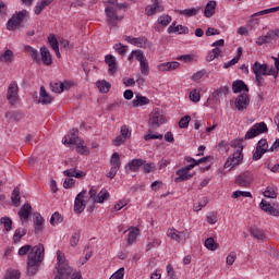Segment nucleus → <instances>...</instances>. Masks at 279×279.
Masks as SVG:
<instances>
[{"label": "nucleus", "instance_id": "obj_28", "mask_svg": "<svg viewBox=\"0 0 279 279\" xmlns=\"http://www.w3.org/2000/svg\"><path fill=\"white\" fill-rule=\"evenodd\" d=\"M149 105V98L145 96H141V94H137L135 96V99L132 101L133 108H141L143 106Z\"/></svg>", "mask_w": 279, "mask_h": 279}, {"label": "nucleus", "instance_id": "obj_24", "mask_svg": "<svg viewBox=\"0 0 279 279\" xmlns=\"http://www.w3.org/2000/svg\"><path fill=\"white\" fill-rule=\"evenodd\" d=\"M44 228H45V218H43L40 214H35V218H34L35 234H40Z\"/></svg>", "mask_w": 279, "mask_h": 279}, {"label": "nucleus", "instance_id": "obj_61", "mask_svg": "<svg viewBox=\"0 0 279 279\" xmlns=\"http://www.w3.org/2000/svg\"><path fill=\"white\" fill-rule=\"evenodd\" d=\"M190 99L191 101H193L194 104H197V101H199V99H202V96L199 95V92H197V89H193L190 93Z\"/></svg>", "mask_w": 279, "mask_h": 279}, {"label": "nucleus", "instance_id": "obj_54", "mask_svg": "<svg viewBox=\"0 0 279 279\" xmlns=\"http://www.w3.org/2000/svg\"><path fill=\"white\" fill-rule=\"evenodd\" d=\"M50 223L52 226H56L58 223H62V215H60V213L56 211L51 218H50Z\"/></svg>", "mask_w": 279, "mask_h": 279}, {"label": "nucleus", "instance_id": "obj_8", "mask_svg": "<svg viewBox=\"0 0 279 279\" xmlns=\"http://www.w3.org/2000/svg\"><path fill=\"white\" fill-rule=\"evenodd\" d=\"M269 129L265 122L255 123L245 134V141H250L252 138H256V136H260V134H267Z\"/></svg>", "mask_w": 279, "mask_h": 279}, {"label": "nucleus", "instance_id": "obj_53", "mask_svg": "<svg viewBox=\"0 0 279 279\" xmlns=\"http://www.w3.org/2000/svg\"><path fill=\"white\" fill-rule=\"evenodd\" d=\"M132 56H134L137 62H145V60H147L145 58V53H143V50H133Z\"/></svg>", "mask_w": 279, "mask_h": 279}, {"label": "nucleus", "instance_id": "obj_58", "mask_svg": "<svg viewBox=\"0 0 279 279\" xmlns=\"http://www.w3.org/2000/svg\"><path fill=\"white\" fill-rule=\"evenodd\" d=\"M159 25H163V27H167L169 23H171V16L170 15H161L158 17Z\"/></svg>", "mask_w": 279, "mask_h": 279}, {"label": "nucleus", "instance_id": "obj_46", "mask_svg": "<svg viewBox=\"0 0 279 279\" xmlns=\"http://www.w3.org/2000/svg\"><path fill=\"white\" fill-rule=\"evenodd\" d=\"M205 247L207 250H210V252H215V250H217V247H219V244H217L215 242V239L214 238H208L205 240Z\"/></svg>", "mask_w": 279, "mask_h": 279}, {"label": "nucleus", "instance_id": "obj_59", "mask_svg": "<svg viewBox=\"0 0 279 279\" xmlns=\"http://www.w3.org/2000/svg\"><path fill=\"white\" fill-rule=\"evenodd\" d=\"M48 43L53 50L60 48V44L58 43V39L56 38L54 35H50L48 37Z\"/></svg>", "mask_w": 279, "mask_h": 279}, {"label": "nucleus", "instance_id": "obj_16", "mask_svg": "<svg viewBox=\"0 0 279 279\" xmlns=\"http://www.w3.org/2000/svg\"><path fill=\"white\" fill-rule=\"evenodd\" d=\"M247 106H250V95L240 94L235 99L236 110L243 112V110H247Z\"/></svg>", "mask_w": 279, "mask_h": 279}, {"label": "nucleus", "instance_id": "obj_50", "mask_svg": "<svg viewBox=\"0 0 279 279\" xmlns=\"http://www.w3.org/2000/svg\"><path fill=\"white\" fill-rule=\"evenodd\" d=\"M221 56V50L219 48H214L210 52H208L206 60L207 62H213L215 58H219Z\"/></svg>", "mask_w": 279, "mask_h": 279}, {"label": "nucleus", "instance_id": "obj_62", "mask_svg": "<svg viewBox=\"0 0 279 279\" xmlns=\"http://www.w3.org/2000/svg\"><path fill=\"white\" fill-rule=\"evenodd\" d=\"M80 243V232L74 233L70 239V245L71 247H77V244Z\"/></svg>", "mask_w": 279, "mask_h": 279}, {"label": "nucleus", "instance_id": "obj_33", "mask_svg": "<svg viewBox=\"0 0 279 279\" xmlns=\"http://www.w3.org/2000/svg\"><path fill=\"white\" fill-rule=\"evenodd\" d=\"M167 236L177 243H182V234L175 228L168 229Z\"/></svg>", "mask_w": 279, "mask_h": 279}, {"label": "nucleus", "instance_id": "obj_52", "mask_svg": "<svg viewBox=\"0 0 279 279\" xmlns=\"http://www.w3.org/2000/svg\"><path fill=\"white\" fill-rule=\"evenodd\" d=\"M140 71L142 75H149V63L147 62V59L140 62Z\"/></svg>", "mask_w": 279, "mask_h": 279}, {"label": "nucleus", "instance_id": "obj_40", "mask_svg": "<svg viewBox=\"0 0 279 279\" xmlns=\"http://www.w3.org/2000/svg\"><path fill=\"white\" fill-rule=\"evenodd\" d=\"M264 197H268L270 199H276L278 197V187L277 186H268L264 192Z\"/></svg>", "mask_w": 279, "mask_h": 279}, {"label": "nucleus", "instance_id": "obj_10", "mask_svg": "<svg viewBox=\"0 0 279 279\" xmlns=\"http://www.w3.org/2000/svg\"><path fill=\"white\" fill-rule=\"evenodd\" d=\"M7 100L10 106H16L20 101L19 97V83L12 81L7 88Z\"/></svg>", "mask_w": 279, "mask_h": 279}, {"label": "nucleus", "instance_id": "obj_3", "mask_svg": "<svg viewBox=\"0 0 279 279\" xmlns=\"http://www.w3.org/2000/svg\"><path fill=\"white\" fill-rule=\"evenodd\" d=\"M186 162H192L184 168H181L180 170L177 171V178L174 179V182H186V180H191L193 178V174L189 173L191 169H194L197 167V165H202L208 160V157H203L201 159H194L193 157H186L185 158Z\"/></svg>", "mask_w": 279, "mask_h": 279}, {"label": "nucleus", "instance_id": "obj_51", "mask_svg": "<svg viewBox=\"0 0 279 279\" xmlns=\"http://www.w3.org/2000/svg\"><path fill=\"white\" fill-rule=\"evenodd\" d=\"M114 51H117V53H119V56H124L125 53H128V46L118 43L113 46Z\"/></svg>", "mask_w": 279, "mask_h": 279}, {"label": "nucleus", "instance_id": "obj_15", "mask_svg": "<svg viewBox=\"0 0 279 279\" xmlns=\"http://www.w3.org/2000/svg\"><path fill=\"white\" fill-rule=\"evenodd\" d=\"M279 38V29L268 31L266 35L259 36L256 40L257 47H262V45H269L272 40H278Z\"/></svg>", "mask_w": 279, "mask_h": 279}, {"label": "nucleus", "instance_id": "obj_57", "mask_svg": "<svg viewBox=\"0 0 279 279\" xmlns=\"http://www.w3.org/2000/svg\"><path fill=\"white\" fill-rule=\"evenodd\" d=\"M239 197H252V193L243 192V191H235L232 194L233 199H239Z\"/></svg>", "mask_w": 279, "mask_h": 279}, {"label": "nucleus", "instance_id": "obj_42", "mask_svg": "<svg viewBox=\"0 0 279 279\" xmlns=\"http://www.w3.org/2000/svg\"><path fill=\"white\" fill-rule=\"evenodd\" d=\"M132 45H135V47H141L142 49H145L148 47L147 38L145 37H133Z\"/></svg>", "mask_w": 279, "mask_h": 279}, {"label": "nucleus", "instance_id": "obj_18", "mask_svg": "<svg viewBox=\"0 0 279 279\" xmlns=\"http://www.w3.org/2000/svg\"><path fill=\"white\" fill-rule=\"evenodd\" d=\"M143 165H145V160H143V159H132L125 166V172L130 173V171H132L133 173H136V172L140 171L141 167H143Z\"/></svg>", "mask_w": 279, "mask_h": 279}, {"label": "nucleus", "instance_id": "obj_7", "mask_svg": "<svg viewBox=\"0 0 279 279\" xmlns=\"http://www.w3.org/2000/svg\"><path fill=\"white\" fill-rule=\"evenodd\" d=\"M27 10H22L16 14H13L7 23V29H9V32H14L15 29H19L23 21L27 19Z\"/></svg>", "mask_w": 279, "mask_h": 279}, {"label": "nucleus", "instance_id": "obj_2", "mask_svg": "<svg viewBox=\"0 0 279 279\" xmlns=\"http://www.w3.org/2000/svg\"><path fill=\"white\" fill-rule=\"evenodd\" d=\"M57 274L54 275V279H68L71 278L75 271L73 268L69 266V260L64 256V253L61 251L57 252Z\"/></svg>", "mask_w": 279, "mask_h": 279}, {"label": "nucleus", "instance_id": "obj_64", "mask_svg": "<svg viewBox=\"0 0 279 279\" xmlns=\"http://www.w3.org/2000/svg\"><path fill=\"white\" fill-rule=\"evenodd\" d=\"M179 34H189V27L186 26H183V25H177V27H174V29L172 31V34L174 33H178Z\"/></svg>", "mask_w": 279, "mask_h": 279}, {"label": "nucleus", "instance_id": "obj_36", "mask_svg": "<svg viewBox=\"0 0 279 279\" xmlns=\"http://www.w3.org/2000/svg\"><path fill=\"white\" fill-rule=\"evenodd\" d=\"M250 234L254 239H257V241H264V239H265V231H263V229H258L256 227L250 228Z\"/></svg>", "mask_w": 279, "mask_h": 279}, {"label": "nucleus", "instance_id": "obj_13", "mask_svg": "<svg viewBox=\"0 0 279 279\" xmlns=\"http://www.w3.org/2000/svg\"><path fill=\"white\" fill-rule=\"evenodd\" d=\"M84 197H86V190L80 192L75 197L74 213H76V215H82V213L86 210V205L88 204V202H86Z\"/></svg>", "mask_w": 279, "mask_h": 279}, {"label": "nucleus", "instance_id": "obj_4", "mask_svg": "<svg viewBox=\"0 0 279 279\" xmlns=\"http://www.w3.org/2000/svg\"><path fill=\"white\" fill-rule=\"evenodd\" d=\"M117 4H119V0H107L105 2V5H107L105 8V14L110 27H117V25L123 21V16L119 15L117 12Z\"/></svg>", "mask_w": 279, "mask_h": 279}, {"label": "nucleus", "instance_id": "obj_32", "mask_svg": "<svg viewBox=\"0 0 279 279\" xmlns=\"http://www.w3.org/2000/svg\"><path fill=\"white\" fill-rule=\"evenodd\" d=\"M14 61V52L10 49H7L3 53L0 54V62L4 64H11Z\"/></svg>", "mask_w": 279, "mask_h": 279}, {"label": "nucleus", "instance_id": "obj_5", "mask_svg": "<svg viewBox=\"0 0 279 279\" xmlns=\"http://www.w3.org/2000/svg\"><path fill=\"white\" fill-rule=\"evenodd\" d=\"M232 147H239V149L235 150L233 155L229 157L225 162V169H229V171H232L234 167H239V165L243 162V145L241 144V142H232Z\"/></svg>", "mask_w": 279, "mask_h": 279}, {"label": "nucleus", "instance_id": "obj_9", "mask_svg": "<svg viewBox=\"0 0 279 279\" xmlns=\"http://www.w3.org/2000/svg\"><path fill=\"white\" fill-rule=\"evenodd\" d=\"M253 73L255 75L257 86H265V77L267 75V64L256 61L253 64Z\"/></svg>", "mask_w": 279, "mask_h": 279}, {"label": "nucleus", "instance_id": "obj_60", "mask_svg": "<svg viewBox=\"0 0 279 279\" xmlns=\"http://www.w3.org/2000/svg\"><path fill=\"white\" fill-rule=\"evenodd\" d=\"M234 260H236V252L232 251L227 256L226 263H227V265L232 266V265H234Z\"/></svg>", "mask_w": 279, "mask_h": 279}, {"label": "nucleus", "instance_id": "obj_27", "mask_svg": "<svg viewBox=\"0 0 279 279\" xmlns=\"http://www.w3.org/2000/svg\"><path fill=\"white\" fill-rule=\"evenodd\" d=\"M215 10H217V1L211 0L205 7L204 16H206V19L215 16Z\"/></svg>", "mask_w": 279, "mask_h": 279}, {"label": "nucleus", "instance_id": "obj_43", "mask_svg": "<svg viewBox=\"0 0 279 279\" xmlns=\"http://www.w3.org/2000/svg\"><path fill=\"white\" fill-rule=\"evenodd\" d=\"M12 219L10 217H2L0 219V226H4L5 232H12L13 227H12Z\"/></svg>", "mask_w": 279, "mask_h": 279}, {"label": "nucleus", "instance_id": "obj_20", "mask_svg": "<svg viewBox=\"0 0 279 279\" xmlns=\"http://www.w3.org/2000/svg\"><path fill=\"white\" fill-rule=\"evenodd\" d=\"M165 8L160 5L158 0H155L153 4L146 7L145 12L147 16H154V14H158V12H162Z\"/></svg>", "mask_w": 279, "mask_h": 279}, {"label": "nucleus", "instance_id": "obj_6", "mask_svg": "<svg viewBox=\"0 0 279 279\" xmlns=\"http://www.w3.org/2000/svg\"><path fill=\"white\" fill-rule=\"evenodd\" d=\"M167 123V117H165V113L160 109H154L148 119V128L150 130H158L160 125H165Z\"/></svg>", "mask_w": 279, "mask_h": 279}, {"label": "nucleus", "instance_id": "obj_63", "mask_svg": "<svg viewBox=\"0 0 279 279\" xmlns=\"http://www.w3.org/2000/svg\"><path fill=\"white\" fill-rule=\"evenodd\" d=\"M123 276H125V269L120 268L109 279H123Z\"/></svg>", "mask_w": 279, "mask_h": 279}, {"label": "nucleus", "instance_id": "obj_45", "mask_svg": "<svg viewBox=\"0 0 279 279\" xmlns=\"http://www.w3.org/2000/svg\"><path fill=\"white\" fill-rule=\"evenodd\" d=\"M11 202L19 206L21 204V190L15 187L12 192Z\"/></svg>", "mask_w": 279, "mask_h": 279}, {"label": "nucleus", "instance_id": "obj_26", "mask_svg": "<svg viewBox=\"0 0 279 279\" xmlns=\"http://www.w3.org/2000/svg\"><path fill=\"white\" fill-rule=\"evenodd\" d=\"M40 56H41V61L46 66H49L52 64L53 59L51 58V52H49V49L47 47H41L40 48Z\"/></svg>", "mask_w": 279, "mask_h": 279}, {"label": "nucleus", "instance_id": "obj_1", "mask_svg": "<svg viewBox=\"0 0 279 279\" xmlns=\"http://www.w3.org/2000/svg\"><path fill=\"white\" fill-rule=\"evenodd\" d=\"M17 254L19 256H27V276H36L38 274V269H40V265H43V262L45 260V245L43 243L35 246L26 244L20 247Z\"/></svg>", "mask_w": 279, "mask_h": 279}, {"label": "nucleus", "instance_id": "obj_21", "mask_svg": "<svg viewBox=\"0 0 279 279\" xmlns=\"http://www.w3.org/2000/svg\"><path fill=\"white\" fill-rule=\"evenodd\" d=\"M69 88H71V83L69 82L50 83V90H52V93H64V90H69Z\"/></svg>", "mask_w": 279, "mask_h": 279}, {"label": "nucleus", "instance_id": "obj_12", "mask_svg": "<svg viewBox=\"0 0 279 279\" xmlns=\"http://www.w3.org/2000/svg\"><path fill=\"white\" fill-rule=\"evenodd\" d=\"M267 151H269V143L267 142V140L262 138L257 143L256 150L253 153L252 159L260 160L263 156L267 154Z\"/></svg>", "mask_w": 279, "mask_h": 279}, {"label": "nucleus", "instance_id": "obj_35", "mask_svg": "<svg viewBox=\"0 0 279 279\" xmlns=\"http://www.w3.org/2000/svg\"><path fill=\"white\" fill-rule=\"evenodd\" d=\"M63 174L66 178H84V175H86V173L84 171H80L75 168H71V169L65 170L63 172Z\"/></svg>", "mask_w": 279, "mask_h": 279}, {"label": "nucleus", "instance_id": "obj_39", "mask_svg": "<svg viewBox=\"0 0 279 279\" xmlns=\"http://www.w3.org/2000/svg\"><path fill=\"white\" fill-rule=\"evenodd\" d=\"M27 234V230L25 228H17L13 234V243H21V239Z\"/></svg>", "mask_w": 279, "mask_h": 279}, {"label": "nucleus", "instance_id": "obj_22", "mask_svg": "<svg viewBox=\"0 0 279 279\" xmlns=\"http://www.w3.org/2000/svg\"><path fill=\"white\" fill-rule=\"evenodd\" d=\"M259 207L264 213H268V215H272V217H279V210L271 206L267 201L263 199L259 204Z\"/></svg>", "mask_w": 279, "mask_h": 279}, {"label": "nucleus", "instance_id": "obj_55", "mask_svg": "<svg viewBox=\"0 0 279 279\" xmlns=\"http://www.w3.org/2000/svg\"><path fill=\"white\" fill-rule=\"evenodd\" d=\"M121 136L125 140L130 138L132 136V131L130 130V126L122 125L120 130Z\"/></svg>", "mask_w": 279, "mask_h": 279}, {"label": "nucleus", "instance_id": "obj_44", "mask_svg": "<svg viewBox=\"0 0 279 279\" xmlns=\"http://www.w3.org/2000/svg\"><path fill=\"white\" fill-rule=\"evenodd\" d=\"M110 165L114 169H121V157L119 156V153H113L110 159Z\"/></svg>", "mask_w": 279, "mask_h": 279}, {"label": "nucleus", "instance_id": "obj_47", "mask_svg": "<svg viewBox=\"0 0 279 279\" xmlns=\"http://www.w3.org/2000/svg\"><path fill=\"white\" fill-rule=\"evenodd\" d=\"M110 83L106 81H98L97 87L100 93H110Z\"/></svg>", "mask_w": 279, "mask_h": 279}, {"label": "nucleus", "instance_id": "obj_31", "mask_svg": "<svg viewBox=\"0 0 279 279\" xmlns=\"http://www.w3.org/2000/svg\"><path fill=\"white\" fill-rule=\"evenodd\" d=\"M180 63L177 61H172V62H166V63H161L158 65V70L159 71H175V69H179Z\"/></svg>", "mask_w": 279, "mask_h": 279}, {"label": "nucleus", "instance_id": "obj_14", "mask_svg": "<svg viewBox=\"0 0 279 279\" xmlns=\"http://www.w3.org/2000/svg\"><path fill=\"white\" fill-rule=\"evenodd\" d=\"M88 195H89L92 202H94V204H104V202L106 199H109V197H110V193L108 192V190H101L97 194V190L90 189L88 192Z\"/></svg>", "mask_w": 279, "mask_h": 279}, {"label": "nucleus", "instance_id": "obj_48", "mask_svg": "<svg viewBox=\"0 0 279 279\" xmlns=\"http://www.w3.org/2000/svg\"><path fill=\"white\" fill-rule=\"evenodd\" d=\"M151 130L154 129H149L147 131V134L144 135V141H156V140L162 141V134H154L151 133Z\"/></svg>", "mask_w": 279, "mask_h": 279}, {"label": "nucleus", "instance_id": "obj_17", "mask_svg": "<svg viewBox=\"0 0 279 279\" xmlns=\"http://www.w3.org/2000/svg\"><path fill=\"white\" fill-rule=\"evenodd\" d=\"M229 93L230 88L228 86H222L214 90L209 99L215 104H221V97H226Z\"/></svg>", "mask_w": 279, "mask_h": 279}, {"label": "nucleus", "instance_id": "obj_19", "mask_svg": "<svg viewBox=\"0 0 279 279\" xmlns=\"http://www.w3.org/2000/svg\"><path fill=\"white\" fill-rule=\"evenodd\" d=\"M22 223H25L27 219H29V215H32V205L29 203L24 204L19 213H17Z\"/></svg>", "mask_w": 279, "mask_h": 279}, {"label": "nucleus", "instance_id": "obj_49", "mask_svg": "<svg viewBox=\"0 0 279 279\" xmlns=\"http://www.w3.org/2000/svg\"><path fill=\"white\" fill-rule=\"evenodd\" d=\"M3 279H21V271L14 270V269H9Z\"/></svg>", "mask_w": 279, "mask_h": 279}, {"label": "nucleus", "instance_id": "obj_56", "mask_svg": "<svg viewBox=\"0 0 279 279\" xmlns=\"http://www.w3.org/2000/svg\"><path fill=\"white\" fill-rule=\"evenodd\" d=\"M189 123H191V116H185L180 119L179 128L186 129V128H189Z\"/></svg>", "mask_w": 279, "mask_h": 279}, {"label": "nucleus", "instance_id": "obj_41", "mask_svg": "<svg viewBox=\"0 0 279 279\" xmlns=\"http://www.w3.org/2000/svg\"><path fill=\"white\" fill-rule=\"evenodd\" d=\"M24 49L26 53H28V56H31V58L35 60V62L40 63V57L38 54V50L32 48V46H25Z\"/></svg>", "mask_w": 279, "mask_h": 279}, {"label": "nucleus", "instance_id": "obj_30", "mask_svg": "<svg viewBox=\"0 0 279 279\" xmlns=\"http://www.w3.org/2000/svg\"><path fill=\"white\" fill-rule=\"evenodd\" d=\"M80 137L77 136V130H75L74 132H72L70 135H65L62 140V144L63 145H69V147H71L72 145H75V143H77V140Z\"/></svg>", "mask_w": 279, "mask_h": 279}, {"label": "nucleus", "instance_id": "obj_25", "mask_svg": "<svg viewBox=\"0 0 279 279\" xmlns=\"http://www.w3.org/2000/svg\"><path fill=\"white\" fill-rule=\"evenodd\" d=\"M53 101V97L47 93V89L45 86L40 87L39 92V104H43L44 106H48V104H51Z\"/></svg>", "mask_w": 279, "mask_h": 279}, {"label": "nucleus", "instance_id": "obj_37", "mask_svg": "<svg viewBox=\"0 0 279 279\" xmlns=\"http://www.w3.org/2000/svg\"><path fill=\"white\" fill-rule=\"evenodd\" d=\"M51 3H53V0H40L35 5V14H41L43 10H45V8H47L48 5H51Z\"/></svg>", "mask_w": 279, "mask_h": 279}, {"label": "nucleus", "instance_id": "obj_23", "mask_svg": "<svg viewBox=\"0 0 279 279\" xmlns=\"http://www.w3.org/2000/svg\"><path fill=\"white\" fill-rule=\"evenodd\" d=\"M105 62L109 66V75H114L117 73V59L112 54H107L105 57Z\"/></svg>", "mask_w": 279, "mask_h": 279}, {"label": "nucleus", "instance_id": "obj_34", "mask_svg": "<svg viewBox=\"0 0 279 279\" xmlns=\"http://www.w3.org/2000/svg\"><path fill=\"white\" fill-rule=\"evenodd\" d=\"M201 8H192V9H185V10H175L177 14H181L182 16H197Z\"/></svg>", "mask_w": 279, "mask_h": 279}, {"label": "nucleus", "instance_id": "obj_11", "mask_svg": "<svg viewBox=\"0 0 279 279\" xmlns=\"http://www.w3.org/2000/svg\"><path fill=\"white\" fill-rule=\"evenodd\" d=\"M254 182V174L250 171H244L240 173L236 178L234 183L238 186H242L243 189H248V186H252V183Z\"/></svg>", "mask_w": 279, "mask_h": 279}, {"label": "nucleus", "instance_id": "obj_38", "mask_svg": "<svg viewBox=\"0 0 279 279\" xmlns=\"http://www.w3.org/2000/svg\"><path fill=\"white\" fill-rule=\"evenodd\" d=\"M129 230L131 231L129 232L128 243L129 245H132V243H134V241H136V239L138 238L141 230L138 229V227H131Z\"/></svg>", "mask_w": 279, "mask_h": 279}, {"label": "nucleus", "instance_id": "obj_29", "mask_svg": "<svg viewBox=\"0 0 279 279\" xmlns=\"http://www.w3.org/2000/svg\"><path fill=\"white\" fill-rule=\"evenodd\" d=\"M232 90L233 93H250V88L247 87V85L245 84V82L243 81H235L232 84Z\"/></svg>", "mask_w": 279, "mask_h": 279}]
</instances>
